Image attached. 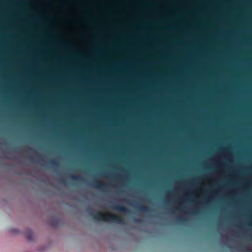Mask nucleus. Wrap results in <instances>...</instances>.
I'll use <instances>...</instances> for the list:
<instances>
[{"label":"nucleus","instance_id":"f257e3e1","mask_svg":"<svg viewBox=\"0 0 252 252\" xmlns=\"http://www.w3.org/2000/svg\"><path fill=\"white\" fill-rule=\"evenodd\" d=\"M90 215L94 219L101 220L104 221H111L120 224H124V219L122 217L114 214L104 213L101 212H90Z\"/></svg>","mask_w":252,"mask_h":252},{"label":"nucleus","instance_id":"f03ea898","mask_svg":"<svg viewBox=\"0 0 252 252\" xmlns=\"http://www.w3.org/2000/svg\"><path fill=\"white\" fill-rule=\"evenodd\" d=\"M91 185L94 188L104 190L107 187V184L102 183L98 180H94L92 182Z\"/></svg>","mask_w":252,"mask_h":252},{"label":"nucleus","instance_id":"7ed1b4c3","mask_svg":"<svg viewBox=\"0 0 252 252\" xmlns=\"http://www.w3.org/2000/svg\"><path fill=\"white\" fill-rule=\"evenodd\" d=\"M112 208L116 210L129 213L130 211L127 208L120 205H114L112 206Z\"/></svg>","mask_w":252,"mask_h":252},{"label":"nucleus","instance_id":"20e7f679","mask_svg":"<svg viewBox=\"0 0 252 252\" xmlns=\"http://www.w3.org/2000/svg\"><path fill=\"white\" fill-rule=\"evenodd\" d=\"M136 208L139 211L144 213H148L151 211L149 207L144 205H138Z\"/></svg>","mask_w":252,"mask_h":252},{"label":"nucleus","instance_id":"39448f33","mask_svg":"<svg viewBox=\"0 0 252 252\" xmlns=\"http://www.w3.org/2000/svg\"><path fill=\"white\" fill-rule=\"evenodd\" d=\"M70 178L74 180H77V181H82L84 180V179L80 177L79 175H70Z\"/></svg>","mask_w":252,"mask_h":252},{"label":"nucleus","instance_id":"423d86ee","mask_svg":"<svg viewBox=\"0 0 252 252\" xmlns=\"http://www.w3.org/2000/svg\"><path fill=\"white\" fill-rule=\"evenodd\" d=\"M50 164L53 167H58L59 166V164L54 159H51L50 161Z\"/></svg>","mask_w":252,"mask_h":252},{"label":"nucleus","instance_id":"0eeeda50","mask_svg":"<svg viewBox=\"0 0 252 252\" xmlns=\"http://www.w3.org/2000/svg\"><path fill=\"white\" fill-rule=\"evenodd\" d=\"M26 238L28 241H32L33 238V234L32 232H30L26 235Z\"/></svg>","mask_w":252,"mask_h":252},{"label":"nucleus","instance_id":"6e6552de","mask_svg":"<svg viewBox=\"0 0 252 252\" xmlns=\"http://www.w3.org/2000/svg\"><path fill=\"white\" fill-rule=\"evenodd\" d=\"M58 220H54V221L51 222L50 225L53 227H55L58 225Z\"/></svg>","mask_w":252,"mask_h":252},{"label":"nucleus","instance_id":"1a4fd4ad","mask_svg":"<svg viewBox=\"0 0 252 252\" xmlns=\"http://www.w3.org/2000/svg\"><path fill=\"white\" fill-rule=\"evenodd\" d=\"M177 220L180 222H184L187 221V220L185 218L180 217H178L177 218Z\"/></svg>","mask_w":252,"mask_h":252},{"label":"nucleus","instance_id":"9d476101","mask_svg":"<svg viewBox=\"0 0 252 252\" xmlns=\"http://www.w3.org/2000/svg\"><path fill=\"white\" fill-rule=\"evenodd\" d=\"M242 248L243 250H244L245 251H247L248 252H251V250L246 245H242Z\"/></svg>","mask_w":252,"mask_h":252},{"label":"nucleus","instance_id":"9b49d317","mask_svg":"<svg viewBox=\"0 0 252 252\" xmlns=\"http://www.w3.org/2000/svg\"><path fill=\"white\" fill-rule=\"evenodd\" d=\"M133 220L135 222H136V223H142L143 222V220H141V219H138V218H134L133 219Z\"/></svg>","mask_w":252,"mask_h":252},{"label":"nucleus","instance_id":"f8f14e48","mask_svg":"<svg viewBox=\"0 0 252 252\" xmlns=\"http://www.w3.org/2000/svg\"><path fill=\"white\" fill-rule=\"evenodd\" d=\"M60 181L62 182V183H64V181L62 179V178H61L60 179Z\"/></svg>","mask_w":252,"mask_h":252},{"label":"nucleus","instance_id":"ddd939ff","mask_svg":"<svg viewBox=\"0 0 252 252\" xmlns=\"http://www.w3.org/2000/svg\"><path fill=\"white\" fill-rule=\"evenodd\" d=\"M90 208H87V211H90Z\"/></svg>","mask_w":252,"mask_h":252},{"label":"nucleus","instance_id":"4468645a","mask_svg":"<svg viewBox=\"0 0 252 252\" xmlns=\"http://www.w3.org/2000/svg\"><path fill=\"white\" fill-rule=\"evenodd\" d=\"M171 213H174V212L173 211H171Z\"/></svg>","mask_w":252,"mask_h":252},{"label":"nucleus","instance_id":"2eb2a0df","mask_svg":"<svg viewBox=\"0 0 252 252\" xmlns=\"http://www.w3.org/2000/svg\"><path fill=\"white\" fill-rule=\"evenodd\" d=\"M249 225L250 226H252V224H251V223L249 224Z\"/></svg>","mask_w":252,"mask_h":252},{"label":"nucleus","instance_id":"dca6fc26","mask_svg":"<svg viewBox=\"0 0 252 252\" xmlns=\"http://www.w3.org/2000/svg\"><path fill=\"white\" fill-rule=\"evenodd\" d=\"M194 214H197V212H194Z\"/></svg>","mask_w":252,"mask_h":252},{"label":"nucleus","instance_id":"f3484780","mask_svg":"<svg viewBox=\"0 0 252 252\" xmlns=\"http://www.w3.org/2000/svg\"><path fill=\"white\" fill-rule=\"evenodd\" d=\"M63 3L66 4L67 2H66V1H64V2H63Z\"/></svg>","mask_w":252,"mask_h":252}]
</instances>
